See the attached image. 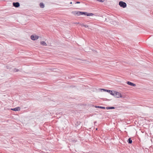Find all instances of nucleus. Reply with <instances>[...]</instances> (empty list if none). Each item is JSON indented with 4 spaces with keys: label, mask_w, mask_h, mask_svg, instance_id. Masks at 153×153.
Here are the masks:
<instances>
[{
    "label": "nucleus",
    "mask_w": 153,
    "mask_h": 153,
    "mask_svg": "<svg viewBox=\"0 0 153 153\" xmlns=\"http://www.w3.org/2000/svg\"><path fill=\"white\" fill-rule=\"evenodd\" d=\"M119 5L121 7L123 8H125L127 6L126 4L123 1H120L119 3Z\"/></svg>",
    "instance_id": "1"
},
{
    "label": "nucleus",
    "mask_w": 153,
    "mask_h": 153,
    "mask_svg": "<svg viewBox=\"0 0 153 153\" xmlns=\"http://www.w3.org/2000/svg\"><path fill=\"white\" fill-rule=\"evenodd\" d=\"M113 96L116 98L122 97V95L121 94L116 91H115V93H114V95Z\"/></svg>",
    "instance_id": "2"
},
{
    "label": "nucleus",
    "mask_w": 153,
    "mask_h": 153,
    "mask_svg": "<svg viewBox=\"0 0 153 153\" xmlns=\"http://www.w3.org/2000/svg\"><path fill=\"white\" fill-rule=\"evenodd\" d=\"M39 38V36H36V35H33L30 36L31 39L34 41L37 40Z\"/></svg>",
    "instance_id": "3"
},
{
    "label": "nucleus",
    "mask_w": 153,
    "mask_h": 153,
    "mask_svg": "<svg viewBox=\"0 0 153 153\" xmlns=\"http://www.w3.org/2000/svg\"><path fill=\"white\" fill-rule=\"evenodd\" d=\"M80 11H73L72 12V13L75 16H79L80 15Z\"/></svg>",
    "instance_id": "4"
},
{
    "label": "nucleus",
    "mask_w": 153,
    "mask_h": 153,
    "mask_svg": "<svg viewBox=\"0 0 153 153\" xmlns=\"http://www.w3.org/2000/svg\"><path fill=\"white\" fill-rule=\"evenodd\" d=\"M13 6L15 7H18L20 6V4L19 2H13Z\"/></svg>",
    "instance_id": "5"
},
{
    "label": "nucleus",
    "mask_w": 153,
    "mask_h": 153,
    "mask_svg": "<svg viewBox=\"0 0 153 153\" xmlns=\"http://www.w3.org/2000/svg\"><path fill=\"white\" fill-rule=\"evenodd\" d=\"M106 92H108V94H110L113 96L114 95V93H115V91H111L110 90H108L106 89Z\"/></svg>",
    "instance_id": "6"
},
{
    "label": "nucleus",
    "mask_w": 153,
    "mask_h": 153,
    "mask_svg": "<svg viewBox=\"0 0 153 153\" xmlns=\"http://www.w3.org/2000/svg\"><path fill=\"white\" fill-rule=\"evenodd\" d=\"M21 108L19 107H18L14 108H12L11 110L14 111H19L20 110Z\"/></svg>",
    "instance_id": "7"
},
{
    "label": "nucleus",
    "mask_w": 153,
    "mask_h": 153,
    "mask_svg": "<svg viewBox=\"0 0 153 153\" xmlns=\"http://www.w3.org/2000/svg\"><path fill=\"white\" fill-rule=\"evenodd\" d=\"M127 83L129 85H130L132 86H135L136 85L135 84H134L129 81L127 82Z\"/></svg>",
    "instance_id": "8"
},
{
    "label": "nucleus",
    "mask_w": 153,
    "mask_h": 153,
    "mask_svg": "<svg viewBox=\"0 0 153 153\" xmlns=\"http://www.w3.org/2000/svg\"><path fill=\"white\" fill-rule=\"evenodd\" d=\"M86 14H85V16H91L94 15V14L92 13H88L87 12H86Z\"/></svg>",
    "instance_id": "9"
},
{
    "label": "nucleus",
    "mask_w": 153,
    "mask_h": 153,
    "mask_svg": "<svg viewBox=\"0 0 153 153\" xmlns=\"http://www.w3.org/2000/svg\"><path fill=\"white\" fill-rule=\"evenodd\" d=\"M40 44L41 45H43V46H47V44L46 43V42L44 41H42L40 42Z\"/></svg>",
    "instance_id": "10"
},
{
    "label": "nucleus",
    "mask_w": 153,
    "mask_h": 153,
    "mask_svg": "<svg viewBox=\"0 0 153 153\" xmlns=\"http://www.w3.org/2000/svg\"><path fill=\"white\" fill-rule=\"evenodd\" d=\"M127 142L129 144H131L132 143V142L131 138H129L127 140Z\"/></svg>",
    "instance_id": "11"
},
{
    "label": "nucleus",
    "mask_w": 153,
    "mask_h": 153,
    "mask_svg": "<svg viewBox=\"0 0 153 153\" xmlns=\"http://www.w3.org/2000/svg\"><path fill=\"white\" fill-rule=\"evenodd\" d=\"M94 107H95L96 108H103V109L105 108V107L101 106H95Z\"/></svg>",
    "instance_id": "12"
},
{
    "label": "nucleus",
    "mask_w": 153,
    "mask_h": 153,
    "mask_svg": "<svg viewBox=\"0 0 153 153\" xmlns=\"http://www.w3.org/2000/svg\"><path fill=\"white\" fill-rule=\"evenodd\" d=\"M115 108L114 107L111 106V107H106V109H114Z\"/></svg>",
    "instance_id": "13"
},
{
    "label": "nucleus",
    "mask_w": 153,
    "mask_h": 153,
    "mask_svg": "<svg viewBox=\"0 0 153 153\" xmlns=\"http://www.w3.org/2000/svg\"><path fill=\"white\" fill-rule=\"evenodd\" d=\"M39 5H40V7L42 8H43L45 7L44 4L42 2L40 3Z\"/></svg>",
    "instance_id": "14"
},
{
    "label": "nucleus",
    "mask_w": 153,
    "mask_h": 153,
    "mask_svg": "<svg viewBox=\"0 0 153 153\" xmlns=\"http://www.w3.org/2000/svg\"><path fill=\"white\" fill-rule=\"evenodd\" d=\"M80 15H84L85 16V14H86V12H81L80 11Z\"/></svg>",
    "instance_id": "15"
},
{
    "label": "nucleus",
    "mask_w": 153,
    "mask_h": 153,
    "mask_svg": "<svg viewBox=\"0 0 153 153\" xmlns=\"http://www.w3.org/2000/svg\"><path fill=\"white\" fill-rule=\"evenodd\" d=\"M105 91V89L104 88H99L98 90V91Z\"/></svg>",
    "instance_id": "16"
},
{
    "label": "nucleus",
    "mask_w": 153,
    "mask_h": 153,
    "mask_svg": "<svg viewBox=\"0 0 153 153\" xmlns=\"http://www.w3.org/2000/svg\"><path fill=\"white\" fill-rule=\"evenodd\" d=\"M81 25L82 26V27H88V26L87 25H84L83 24H81Z\"/></svg>",
    "instance_id": "17"
},
{
    "label": "nucleus",
    "mask_w": 153,
    "mask_h": 153,
    "mask_svg": "<svg viewBox=\"0 0 153 153\" xmlns=\"http://www.w3.org/2000/svg\"><path fill=\"white\" fill-rule=\"evenodd\" d=\"M14 71L15 72H17L19 71V70L16 68L14 69Z\"/></svg>",
    "instance_id": "18"
},
{
    "label": "nucleus",
    "mask_w": 153,
    "mask_h": 153,
    "mask_svg": "<svg viewBox=\"0 0 153 153\" xmlns=\"http://www.w3.org/2000/svg\"><path fill=\"white\" fill-rule=\"evenodd\" d=\"M112 22H113V24L114 25H117V24H115L114 23H116V21H112Z\"/></svg>",
    "instance_id": "19"
},
{
    "label": "nucleus",
    "mask_w": 153,
    "mask_h": 153,
    "mask_svg": "<svg viewBox=\"0 0 153 153\" xmlns=\"http://www.w3.org/2000/svg\"><path fill=\"white\" fill-rule=\"evenodd\" d=\"M76 4H79L80 3V2L79 1H76Z\"/></svg>",
    "instance_id": "20"
},
{
    "label": "nucleus",
    "mask_w": 153,
    "mask_h": 153,
    "mask_svg": "<svg viewBox=\"0 0 153 153\" xmlns=\"http://www.w3.org/2000/svg\"><path fill=\"white\" fill-rule=\"evenodd\" d=\"M72 77H74V76H70L69 77V78L70 79H71L72 78Z\"/></svg>",
    "instance_id": "21"
},
{
    "label": "nucleus",
    "mask_w": 153,
    "mask_h": 153,
    "mask_svg": "<svg viewBox=\"0 0 153 153\" xmlns=\"http://www.w3.org/2000/svg\"><path fill=\"white\" fill-rule=\"evenodd\" d=\"M75 87V86L74 85V86H70V87H71V88H74V87Z\"/></svg>",
    "instance_id": "22"
},
{
    "label": "nucleus",
    "mask_w": 153,
    "mask_h": 153,
    "mask_svg": "<svg viewBox=\"0 0 153 153\" xmlns=\"http://www.w3.org/2000/svg\"><path fill=\"white\" fill-rule=\"evenodd\" d=\"M97 123V122L96 121H95V122H94V123L95 124V123Z\"/></svg>",
    "instance_id": "23"
},
{
    "label": "nucleus",
    "mask_w": 153,
    "mask_h": 153,
    "mask_svg": "<svg viewBox=\"0 0 153 153\" xmlns=\"http://www.w3.org/2000/svg\"><path fill=\"white\" fill-rule=\"evenodd\" d=\"M72 2H71L70 3V4H72Z\"/></svg>",
    "instance_id": "24"
},
{
    "label": "nucleus",
    "mask_w": 153,
    "mask_h": 153,
    "mask_svg": "<svg viewBox=\"0 0 153 153\" xmlns=\"http://www.w3.org/2000/svg\"><path fill=\"white\" fill-rule=\"evenodd\" d=\"M81 105H85L84 104H82ZM85 105H86V104H85Z\"/></svg>",
    "instance_id": "25"
},
{
    "label": "nucleus",
    "mask_w": 153,
    "mask_h": 153,
    "mask_svg": "<svg viewBox=\"0 0 153 153\" xmlns=\"http://www.w3.org/2000/svg\"><path fill=\"white\" fill-rule=\"evenodd\" d=\"M26 108L25 107H22V108Z\"/></svg>",
    "instance_id": "26"
},
{
    "label": "nucleus",
    "mask_w": 153,
    "mask_h": 153,
    "mask_svg": "<svg viewBox=\"0 0 153 153\" xmlns=\"http://www.w3.org/2000/svg\"><path fill=\"white\" fill-rule=\"evenodd\" d=\"M97 130V128H96V130Z\"/></svg>",
    "instance_id": "27"
},
{
    "label": "nucleus",
    "mask_w": 153,
    "mask_h": 153,
    "mask_svg": "<svg viewBox=\"0 0 153 153\" xmlns=\"http://www.w3.org/2000/svg\"><path fill=\"white\" fill-rule=\"evenodd\" d=\"M74 77H72V78H74Z\"/></svg>",
    "instance_id": "28"
}]
</instances>
